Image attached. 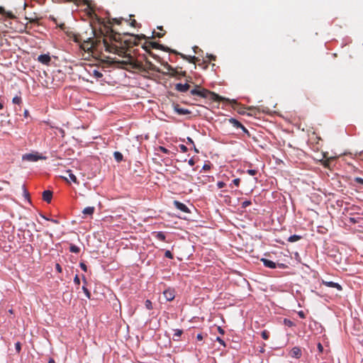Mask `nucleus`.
Wrapping results in <instances>:
<instances>
[{
    "instance_id": "nucleus-20",
    "label": "nucleus",
    "mask_w": 363,
    "mask_h": 363,
    "mask_svg": "<svg viewBox=\"0 0 363 363\" xmlns=\"http://www.w3.org/2000/svg\"><path fill=\"white\" fill-rule=\"evenodd\" d=\"M69 179L75 184H79V182L76 177V176L72 172L71 170L67 171Z\"/></svg>"
},
{
    "instance_id": "nucleus-55",
    "label": "nucleus",
    "mask_w": 363,
    "mask_h": 363,
    "mask_svg": "<svg viewBox=\"0 0 363 363\" xmlns=\"http://www.w3.org/2000/svg\"><path fill=\"white\" fill-rule=\"evenodd\" d=\"M48 363H55V361L54 360V359L50 358V359L48 360Z\"/></svg>"
},
{
    "instance_id": "nucleus-59",
    "label": "nucleus",
    "mask_w": 363,
    "mask_h": 363,
    "mask_svg": "<svg viewBox=\"0 0 363 363\" xmlns=\"http://www.w3.org/2000/svg\"><path fill=\"white\" fill-rule=\"evenodd\" d=\"M3 108H4V105H3V104H1V103L0 102V110H1V109H2Z\"/></svg>"
},
{
    "instance_id": "nucleus-24",
    "label": "nucleus",
    "mask_w": 363,
    "mask_h": 363,
    "mask_svg": "<svg viewBox=\"0 0 363 363\" xmlns=\"http://www.w3.org/2000/svg\"><path fill=\"white\" fill-rule=\"evenodd\" d=\"M334 159L333 157L325 159L323 162V164L325 167H330V162L333 161Z\"/></svg>"
},
{
    "instance_id": "nucleus-45",
    "label": "nucleus",
    "mask_w": 363,
    "mask_h": 363,
    "mask_svg": "<svg viewBox=\"0 0 363 363\" xmlns=\"http://www.w3.org/2000/svg\"><path fill=\"white\" fill-rule=\"evenodd\" d=\"M317 346H318V349L319 352H323V347L322 344L320 342H318Z\"/></svg>"
},
{
    "instance_id": "nucleus-52",
    "label": "nucleus",
    "mask_w": 363,
    "mask_h": 363,
    "mask_svg": "<svg viewBox=\"0 0 363 363\" xmlns=\"http://www.w3.org/2000/svg\"><path fill=\"white\" fill-rule=\"evenodd\" d=\"M203 169H205V170H208V169H210V165L204 164L203 167Z\"/></svg>"
},
{
    "instance_id": "nucleus-39",
    "label": "nucleus",
    "mask_w": 363,
    "mask_h": 363,
    "mask_svg": "<svg viewBox=\"0 0 363 363\" xmlns=\"http://www.w3.org/2000/svg\"><path fill=\"white\" fill-rule=\"evenodd\" d=\"M247 173L250 175L254 176V175H255L257 173V171L255 170V169H248L247 170Z\"/></svg>"
},
{
    "instance_id": "nucleus-57",
    "label": "nucleus",
    "mask_w": 363,
    "mask_h": 363,
    "mask_svg": "<svg viewBox=\"0 0 363 363\" xmlns=\"http://www.w3.org/2000/svg\"><path fill=\"white\" fill-rule=\"evenodd\" d=\"M188 141L190 142L191 143H194V141L191 138H187Z\"/></svg>"
},
{
    "instance_id": "nucleus-2",
    "label": "nucleus",
    "mask_w": 363,
    "mask_h": 363,
    "mask_svg": "<svg viewBox=\"0 0 363 363\" xmlns=\"http://www.w3.org/2000/svg\"><path fill=\"white\" fill-rule=\"evenodd\" d=\"M141 39H145V35L143 34L138 35V73L140 72L155 71L157 72L167 74L170 72H173L174 69L167 62H162L164 69L167 71L160 70L157 68L156 66L150 60V57L155 59L157 61H160V58L152 52V49H160L165 50L162 45H160L155 42L146 41L142 44L140 43Z\"/></svg>"
},
{
    "instance_id": "nucleus-42",
    "label": "nucleus",
    "mask_w": 363,
    "mask_h": 363,
    "mask_svg": "<svg viewBox=\"0 0 363 363\" xmlns=\"http://www.w3.org/2000/svg\"><path fill=\"white\" fill-rule=\"evenodd\" d=\"M241 129H242V130L245 134H247V136H248V137H250V133H249L248 130H247V128H246L243 125H242V126L241 127Z\"/></svg>"
},
{
    "instance_id": "nucleus-53",
    "label": "nucleus",
    "mask_w": 363,
    "mask_h": 363,
    "mask_svg": "<svg viewBox=\"0 0 363 363\" xmlns=\"http://www.w3.org/2000/svg\"><path fill=\"white\" fill-rule=\"evenodd\" d=\"M46 219L48 220H50L51 222L56 223V224H57L59 223L58 220H55V219H48V218H46Z\"/></svg>"
},
{
    "instance_id": "nucleus-44",
    "label": "nucleus",
    "mask_w": 363,
    "mask_h": 363,
    "mask_svg": "<svg viewBox=\"0 0 363 363\" xmlns=\"http://www.w3.org/2000/svg\"><path fill=\"white\" fill-rule=\"evenodd\" d=\"M240 179L237 178L233 180V183L236 186H238L240 184Z\"/></svg>"
},
{
    "instance_id": "nucleus-34",
    "label": "nucleus",
    "mask_w": 363,
    "mask_h": 363,
    "mask_svg": "<svg viewBox=\"0 0 363 363\" xmlns=\"http://www.w3.org/2000/svg\"><path fill=\"white\" fill-rule=\"evenodd\" d=\"M354 181L357 182V184L363 185V179L361 177H355L354 179Z\"/></svg>"
},
{
    "instance_id": "nucleus-11",
    "label": "nucleus",
    "mask_w": 363,
    "mask_h": 363,
    "mask_svg": "<svg viewBox=\"0 0 363 363\" xmlns=\"http://www.w3.org/2000/svg\"><path fill=\"white\" fill-rule=\"evenodd\" d=\"M190 88V86L189 84H177L175 86V89L180 92H186Z\"/></svg>"
},
{
    "instance_id": "nucleus-33",
    "label": "nucleus",
    "mask_w": 363,
    "mask_h": 363,
    "mask_svg": "<svg viewBox=\"0 0 363 363\" xmlns=\"http://www.w3.org/2000/svg\"><path fill=\"white\" fill-rule=\"evenodd\" d=\"M251 201H245L242 203V208H246L248 206L251 205Z\"/></svg>"
},
{
    "instance_id": "nucleus-14",
    "label": "nucleus",
    "mask_w": 363,
    "mask_h": 363,
    "mask_svg": "<svg viewBox=\"0 0 363 363\" xmlns=\"http://www.w3.org/2000/svg\"><path fill=\"white\" fill-rule=\"evenodd\" d=\"M179 55H181V57L183 59L186 60L189 62L193 63V64H195L199 60L198 57H196L195 56H187V55H183V54H179Z\"/></svg>"
},
{
    "instance_id": "nucleus-9",
    "label": "nucleus",
    "mask_w": 363,
    "mask_h": 363,
    "mask_svg": "<svg viewBox=\"0 0 363 363\" xmlns=\"http://www.w3.org/2000/svg\"><path fill=\"white\" fill-rule=\"evenodd\" d=\"M174 110L179 115H186L191 113L189 110L181 108L179 104H175L174 106Z\"/></svg>"
},
{
    "instance_id": "nucleus-28",
    "label": "nucleus",
    "mask_w": 363,
    "mask_h": 363,
    "mask_svg": "<svg viewBox=\"0 0 363 363\" xmlns=\"http://www.w3.org/2000/svg\"><path fill=\"white\" fill-rule=\"evenodd\" d=\"M145 306L148 310H151L152 308V303L150 300H146L145 301Z\"/></svg>"
},
{
    "instance_id": "nucleus-62",
    "label": "nucleus",
    "mask_w": 363,
    "mask_h": 363,
    "mask_svg": "<svg viewBox=\"0 0 363 363\" xmlns=\"http://www.w3.org/2000/svg\"><path fill=\"white\" fill-rule=\"evenodd\" d=\"M133 44H134V45H136V38H135V40H134Z\"/></svg>"
},
{
    "instance_id": "nucleus-17",
    "label": "nucleus",
    "mask_w": 363,
    "mask_h": 363,
    "mask_svg": "<svg viewBox=\"0 0 363 363\" xmlns=\"http://www.w3.org/2000/svg\"><path fill=\"white\" fill-rule=\"evenodd\" d=\"M229 122L237 128H241L242 126V124L240 121L233 118H230L229 119Z\"/></svg>"
},
{
    "instance_id": "nucleus-54",
    "label": "nucleus",
    "mask_w": 363,
    "mask_h": 363,
    "mask_svg": "<svg viewBox=\"0 0 363 363\" xmlns=\"http://www.w3.org/2000/svg\"><path fill=\"white\" fill-rule=\"evenodd\" d=\"M218 330L220 333H221V334L224 333V330L220 327H218Z\"/></svg>"
},
{
    "instance_id": "nucleus-58",
    "label": "nucleus",
    "mask_w": 363,
    "mask_h": 363,
    "mask_svg": "<svg viewBox=\"0 0 363 363\" xmlns=\"http://www.w3.org/2000/svg\"><path fill=\"white\" fill-rule=\"evenodd\" d=\"M350 220H351V222H352V223H355V222H356V220H355V219H354V218H350Z\"/></svg>"
},
{
    "instance_id": "nucleus-25",
    "label": "nucleus",
    "mask_w": 363,
    "mask_h": 363,
    "mask_svg": "<svg viewBox=\"0 0 363 363\" xmlns=\"http://www.w3.org/2000/svg\"><path fill=\"white\" fill-rule=\"evenodd\" d=\"M12 102L15 104H21L22 102V99L21 96H16L13 98Z\"/></svg>"
},
{
    "instance_id": "nucleus-51",
    "label": "nucleus",
    "mask_w": 363,
    "mask_h": 363,
    "mask_svg": "<svg viewBox=\"0 0 363 363\" xmlns=\"http://www.w3.org/2000/svg\"><path fill=\"white\" fill-rule=\"evenodd\" d=\"M194 164H195V162H194V160L193 159H190V160H189V165H191V166H194Z\"/></svg>"
},
{
    "instance_id": "nucleus-40",
    "label": "nucleus",
    "mask_w": 363,
    "mask_h": 363,
    "mask_svg": "<svg viewBox=\"0 0 363 363\" xmlns=\"http://www.w3.org/2000/svg\"><path fill=\"white\" fill-rule=\"evenodd\" d=\"M225 186V184L223 182H218L217 183V186L218 189H222Z\"/></svg>"
},
{
    "instance_id": "nucleus-30",
    "label": "nucleus",
    "mask_w": 363,
    "mask_h": 363,
    "mask_svg": "<svg viewBox=\"0 0 363 363\" xmlns=\"http://www.w3.org/2000/svg\"><path fill=\"white\" fill-rule=\"evenodd\" d=\"M15 348H16L17 353H20V352L21 350V343L20 342H17L15 344Z\"/></svg>"
},
{
    "instance_id": "nucleus-63",
    "label": "nucleus",
    "mask_w": 363,
    "mask_h": 363,
    "mask_svg": "<svg viewBox=\"0 0 363 363\" xmlns=\"http://www.w3.org/2000/svg\"><path fill=\"white\" fill-rule=\"evenodd\" d=\"M247 109H248V110H253V108H252V107H248V108H247Z\"/></svg>"
},
{
    "instance_id": "nucleus-47",
    "label": "nucleus",
    "mask_w": 363,
    "mask_h": 363,
    "mask_svg": "<svg viewBox=\"0 0 363 363\" xmlns=\"http://www.w3.org/2000/svg\"><path fill=\"white\" fill-rule=\"evenodd\" d=\"M211 60H216V57L213 55H208L207 56Z\"/></svg>"
},
{
    "instance_id": "nucleus-13",
    "label": "nucleus",
    "mask_w": 363,
    "mask_h": 363,
    "mask_svg": "<svg viewBox=\"0 0 363 363\" xmlns=\"http://www.w3.org/2000/svg\"><path fill=\"white\" fill-rule=\"evenodd\" d=\"M261 261L263 262L264 265L266 267H268V268H270V269L276 268L275 262H274L272 260H269V259H265V258H262V259H261Z\"/></svg>"
},
{
    "instance_id": "nucleus-61",
    "label": "nucleus",
    "mask_w": 363,
    "mask_h": 363,
    "mask_svg": "<svg viewBox=\"0 0 363 363\" xmlns=\"http://www.w3.org/2000/svg\"><path fill=\"white\" fill-rule=\"evenodd\" d=\"M157 28H158L159 30H163V28H162V26H159V27H157Z\"/></svg>"
},
{
    "instance_id": "nucleus-22",
    "label": "nucleus",
    "mask_w": 363,
    "mask_h": 363,
    "mask_svg": "<svg viewBox=\"0 0 363 363\" xmlns=\"http://www.w3.org/2000/svg\"><path fill=\"white\" fill-rule=\"evenodd\" d=\"M69 251L73 253H79L80 251V249L79 247H77L74 245H71L69 247Z\"/></svg>"
},
{
    "instance_id": "nucleus-23",
    "label": "nucleus",
    "mask_w": 363,
    "mask_h": 363,
    "mask_svg": "<svg viewBox=\"0 0 363 363\" xmlns=\"http://www.w3.org/2000/svg\"><path fill=\"white\" fill-rule=\"evenodd\" d=\"M156 150L157 152L160 151L165 154H169V152H170V151L169 150H167L166 147H164L163 146H159Z\"/></svg>"
},
{
    "instance_id": "nucleus-38",
    "label": "nucleus",
    "mask_w": 363,
    "mask_h": 363,
    "mask_svg": "<svg viewBox=\"0 0 363 363\" xmlns=\"http://www.w3.org/2000/svg\"><path fill=\"white\" fill-rule=\"evenodd\" d=\"M154 34V37H157V38H162L164 36V33H155V32H153L152 33Z\"/></svg>"
},
{
    "instance_id": "nucleus-12",
    "label": "nucleus",
    "mask_w": 363,
    "mask_h": 363,
    "mask_svg": "<svg viewBox=\"0 0 363 363\" xmlns=\"http://www.w3.org/2000/svg\"><path fill=\"white\" fill-rule=\"evenodd\" d=\"M52 198V192L50 190H45L43 192V199L47 203H50Z\"/></svg>"
},
{
    "instance_id": "nucleus-41",
    "label": "nucleus",
    "mask_w": 363,
    "mask_h": 363,
    "mask_svg": "<svg viewBox=\"0 0 363 363\" xmlns=\"http://www.w3.org/2000/svg\"><path fill=\"white\" fill-rule=\"evenodd\" d=\"M55 269H56V270H57L58 272H60V273H61V272H62V267H61V266H60V264H58V263H57V264H55Z\"/></svg>"
},
{
    "instance_id": "nucleus-29",
    "label": "nucleus",
    "mask_w": 363,
    "mask_h": 363,
    "mask_svg": "<svg viewBox=\"0 0 363 363\" xmlns=\"http://www.w3.org/2000/svg\"><path fill=\"white\" fill-rule=\"evenodd\" d=\"M261 336L264 340H268L269 337V332L267 330H263L261 333Z\"/></svg>"
},
{
    "instance_id": "nucleus-3",
    "label": "nucleus",
    "mask_w": 363,
    "mask_h": 363,
    "mask_svg": "<svg viewBox=\"0 0 363 363\" xmlns=\"http://www.w3.org/2000/svg\"><path fill=\"white\" fill-rule=\"evenodd\" d=\"M190 93L191 95L199 96L201 98H209L210 99L214 101H221L225 100V98L219 96L218 94L211 91H208L206 89L201 88L199 86H196L195 89H191Z\"/></svg>"
},
{
    "instance_id": "nucleus-50",
    "label": "nucleus",
    "mask_w": 363,
    "mask_h": 363,
    "mask_svg": "<svg viewBox=\"0 0 363 363\" xmlns=\"http://www.w3.org/2000/svg\"><path fill=\"white\" fill-rule=\"evenodd\" d=\"M298 315L301 318H305V314L303 311H299L298 312Z\"/></svg>"
},
{
    "instance_id": "nucleus-26",
    "label": "nucleus",
    "mask_w": 363,
    "mask_h": 363,
    "mask_svg": "<svg viewBox=\"0 0 363 363\" xmlns=\"http://www.w3.org/2000/svg\"><path fill=\"white\" fill-rule=\"evenodd\" d=\"M284 325H286V326H288V327H293V326H294V325H295V324L294 323V322H293V321H291V320H289V319H286V318H285V319L284 320Z\"/></svg>"
},
{
    "instance_id": "nucleus-4",
    "label": "nucleus",
    "mask_w": 363,
    "mask_h": 363,
    "mask_svg": "<svg viewBox=\"0 0 363 363\" xmlns=\"http://www.w3.org/2000/svg\"><path fill=\"white\" fill-rule=\"evenodd\" d=\"M163 295L167 301H171L175 297V291L173 289L169 288L164 291Z\"/></svg>"
},
{
    "instance_id": "nucleus-5",
    "label": "nucleus",
    "mask_w": 363,
    "mask_h": 363,
    "mask_svg": "<svg viewBox=\"0 0 363 363\" xmlns=\"http://www.w3.org/2000/svg\"><path fill=\"white\" fill-rule=\"evenodd\" d=\"M174 206L181 211L184 213H190L189 208L184 203L179 201H174Z\"/></svg>"
},
{
    "instance_id": "nucleus-37",
    "label": "nucleus",
    "mask_w": 363,
    "mask_h": 363,
    "mask_svg": "<svg viewBox=\"0 0 363 363\" xmlns=\"http://www.w3.org/2000/svg\"><path fill=\"white\" fill-rule=\"evenodd\" d=\"M79 266L84 272H86L87 271V267L84 262H80Z\"/></svg>"
},
{
    "instance_id": "nucleus-64",
    "label": "nucleus",
    "mask_w": 363,
    "mask_h": 363,
    "mask_svg": "<svg viewBox=\"0 0 363 363\" xmlns=\"http://www.w3.org/2000/svg\"><path fill=\"white\" fill-rule=\"evenodd\" d=\"M84 284H86V281L85 279H84Z\"/></svg>"
},
{
    "instance_id": "nucleus-48",
    "label": "nucleus",
    "mask_w": 363,
    "mask_h": 363,
    "mask_svg": "<svg viewBox=\"0 0 363 363\" xmlns=\"http://www.w3.org/2000/svg\"><path fill=\"white\" fill-rule=\"evenodd\" d=\"M196 339H197L198 340H199V341L202 340H203V335H202V334H201V333H200V334H198V335H196Z\"/></svg>"
},
{
    "instance_id": "nucleus-18",
    "label": "nucleus",
    "mask_w": 363,
    "mask_h": 363,
    "mask_svg": "<svg viewBox=\"0 0 363 363\" xmlns=\"http://www.w3.org/2000/svg\"><path fill=\"white\" fill-rule=\"evenodd\" d=\"M155 238L161 241H165L166 236L163 232H155Z\"/></svg>"
},
{
    "instance_id": "nucleus-36",
    "label": "nucleus",
    "mask_w": 363,
    "mask_h": 363,
    "mask_svg": "<svg viewBox=\"0 0 363 363\" xmlns=\"http://www.w3.org/2000/svg\"><path fill=\"white\" fill-rule=\"evenodd\" d=\"M74 283L76 284V285H79L80 284V279L78 277V275H75L74 278Z\"/></svg>"
},
{
    "instance_id": "nucleus-32",
    "label": "nucleus",
    "mask_w": 363,
    "mask_h": 363,
    "mask_svg": "<svg viewBox=\"0 0 363 363\" xmlns=\"http://www.w3.org/2000/svg\"><path fill=\"white\" fill-rule=\"evenodd\" d=\"M164 256H165V257H167L169 259H172L173 258V255H172V253L169 250H167L165 252Z\"/></svg>"
},
{
    "instance_id": "nucleus-46",
    "label": "nucleus",
    "mask_w": 363,
    "mask_h": 363,
    "mask_svg": "<svg viewBox=\"0 0 363 363\" xmlns=\"http://www.w3.org/2000/svg\"><path fill=\"white\" fill-rule=\"evenodd\" d=\"M216 340L220 345H225L224 341L220 337H218Z\"/></svg>"
},
{
    "instance_id": "nucleus-19",
    "label": "nucleus",
    "mask_w": 363,
    "mask_h": 363,
    "mask_svg": "<svg viewBox=\"0 0 363 363\" xmlns=\"http://www.w3.org/2000/svg\"><path fill=\"white\" fill-rule=\"evenodd\" d=\"M301 238H302V237L301 235H294L290 236L287 240L290 242H294L298 240H300Z\"/></svg>"
},
{
    "instance_id": "nucleus-31",
    "label": "nucleus",
    "mask_w": 363,
    "mask_h": 363,
    "mask_svg": "<svg viewBox=\"0 0 363 363\" xmlns=\"http://www.w3.org/2000/svg\"><path fill=\"white\" fill-rule=\"evenodd\" d=\"M4 16H5L9 18H16L11 11H6V14H4Z\"/></svg>"
},
{
    "instance_id": "nucleus-35",
    "label": "nucleus",
    "mask_w": 363,
    "mask_h": 363,
    "mask_svg": "<svg viewBox=\"0 0 363 363\" xmlns=\"http://www.w3.org/2000/svg\"><path fill=\"white\" fill-rule=\"evenodd\" d=\"M179 147L181 152H187L188 149H187V147L184 145H182V144L179 145Z\"/></svg>"
},
{
    "instance_id": "nucleus-56",
    "label": "nucleus",
    "mask_w": 363,
    "mask_h": 363,
    "mask_svg": "<svg viewBox=\"0 0 363 363\" xmlns=\"http://www.w3.org/2000/svg\"><path fill=\"white\" fill-rule=\"evenodd\" d=\"M238 113L240 114H245V112L244 110H240V111H238Z\"/></svg>"
},
{
    "instance_id": "nucleus-7",
    "label": "nucleus",
    "mask_w": 363,
    "mask_h": 363,
    "mask_svg": "<svg viewBox=\"0 0 363 363\" xmlns=\"http://www.w3.org/2000/svg\"><path fill=\"white\" fill-rule=\"evenodd\" d=\"M302 355V352L300 347H294L290 351V356L291 357H295L296 359H299Z\"/></svg>"
},
{
    "instance_id": "nucleus-6",
    "label": "nucleus",
    "mask_w": 363,
    "mask_h": 363,
    "mask_svg": "<svg viewBox=\"0 0 363 363\" xmlns=\"http://www.w3.org/2000/svg\"><path fill=\"white\" fill-rule=\"evenodd\" d=\"M38 60L40 63L48 65L51 61V57L49 54H43L38 56Z\"/></svg>"
},
{
    "instance_id": "nucleus-8",
    "label": "nucleus",
    "mask_w": 363,
    "mask_h": 363,
    "mask_svg": "<svg viewBox=\"0 0 363 363\" xmlns=\"http://www.w3.org/2000/svg\"><path fill=\"white\" fill-rule=\"evenodd\" d=\"M43 157H40L35 154H27L23 156V159L30 161V162H36L40 159H42Z\"/></svg>"
},
{
    "instance_id": "nucleus-49",
    "label": "nucleus",
    "mask_w": 363,
    "mask_h": 363,
    "mask_svg": "<svg viewBox=\"0 0 363 363\" xmlns=\"http://www.w3.org/2000/svg\"><path fill=\"white\" fill-rule=\"evenodd\" d=\"M0 13L2 15L6 14V10L1 6H0Z\"/></svg>"
},
{
    "instance_id": "nucleus-16",
    "label": "nucleus",
    "mask_w": 363,
    "mask_h": 363,
    "mask_svg": "<svg viewBox=\"0 0 363 363\" xmlns=\"http://www.w3.org/2000/svg\"><path fill=\"white\" fill-rule=\"evenodd\" d=\"M94 211H95V208L94 206H88V207H86L84 208V210L82 211V213L84 215L91 216L94 213Z\"/></svg>"
},
{
    "instance_id": "nucleus-27",
    "label": "nucleus",
    "mask_w": 363,
    "mask_h": 363,
    "mask_svg": "<svg viewBox=\"0 0 363 363\" xmlns=\"http://www.w3.org/2000/svg\"><path fill=\"white\" fill-rule=\"evenodd\" d=\"M82 290H83V291L84 292V294H85L86 296L89 299H90V298H91V293H90V291H89V289H87L84 285L82 286Z\"/></svg>"
},
{
    "instance_id": "nucleus-43",
    "label": "nucleus",
    "mask_w": 363,
    "mask_h": 363,
    "mask_svg": "<svg viewBox=\"0 0 363 363\" xmlns=\"http://www.w3.org/2000/svg\"><path fill=\"white\" fill-rule=\"evenodd\" d=\"M22 189H23V194L25 195L26 197H28L29 196V193L28 191L26 190V186L24 185L22 186Z\"/></svg>"
},
{
    "instance_id": "nucleus-21",
    "label": "nucleus",
    "mask_w": 363,
    "mask_h": 363,
    "mask_svg": "<svg viewBox=\"0 0 363 363\" xmlns=\"http://www.w3.org/2000/svg\"><path fill=\"white\" fill-rule=\"evenodd\" d=\"M113 156L117 162H121L123 160V155L119 152H115Z\"/></svg>"
},
{
    "instance_id": "nucleus-1",
    "label": "nucleus",
    "mask_w": 363,
    "mask_h": 363,
    "mask_svg": "<svg viewBox=\"0 0 363 363\" xmlns=\"http://www.w3.org/2000/svg\"><path fill=\"white\" fill-rule=\"evenodd\" d=\"M89 29L92 37L81 36L83 50L93 54H99L107 59L112 58L102 54L104 49L106 52L122 56L123 59L118 62L121 67L132 73L135 72L136 58L128 53L129 46H123L122 42L118 40L120 35L113 33L109 21L106 22L104 19L96 18L90 25Z\"/></svg>"
},
{
    "instance_id": "nucleus-60",
    "label": "nucleus",
    "mask_w": 363,
    "mask_h": 363,
    "mask_svg": "<svg viewBox=\"0 0 363 363\" xmlns=\"http://www.w3.org/2000/svg\"><path fill=\"white\" fill-rule=\"evenodd\" d=\"M64 1H77V0H63Z\"/></svg>"
},
{
    "instance_id": "nucleus-10",
    "label": "nucleus",
    "mask_w": 363,
    "mask_h": 363,
    "mask_svg": "<svg viewBox=\"0 0 363 363\" xmlns=\"http://www.w3.org/2000/svg\"><path fill=\"white\" fill-rule=\"evenodd\" d=\"M322 283H323V285H325V286H326L328 287L335 288L338 291H342V287L338 283H335V282H333V281H324V280H323Z\"/></svg>"
},
{
    "instance_id": "nucleus-15",
    "label": "nucleus",
    "mask_w": 363,
    "mask_h": 363,
    "mask_svg": "<svg viewBox=\"0 0 363 363\" xmlns=\"http://www.w3.org/2000/svg\"><path fill=\"white\" fill-rule=\"evenodd\" d=\"M182 333H183V331L180 329L174 330V334H173L172 339L174 341H178L179 340L181 335H182Z\"/></svg>"
}]
</instances>
